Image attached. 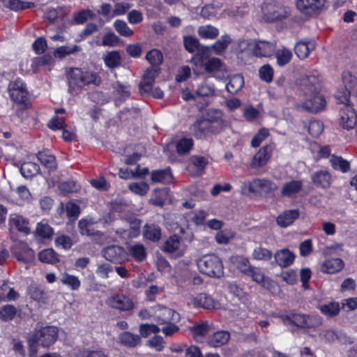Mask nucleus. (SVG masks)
<instances>
[{
  "label": "nucleus",
  "instance_id": "4d7b16f0",
  "mask_svg": "<svg viewBox=\"0 0 357 357\" xmlns=\"http://www.w3.org/2000/svg\"><path fill=\"white\" fill-rule=\"evenodd\" d=\"M146 59L153 67H158L162 63L163 56L160 51L153 49L147 53Z\"/></svg>",
  "mask_w": 357,
  "mask_h": 357
},
{
  "label": "nucleus",
  "instance_id": "f8f14e48",
  "mask_svg": "<svg viewBox=\"0 0 357 357\" xmlns=\"http://www.w3.org/2000/svg\"><path fill=\"white\" fill-rule=\"evenodd\" d=\"M276 48L274 42L267 40H256L252 45V54L258 57H268L273 55Z\"/></svg>",
  "mask_w": 357,
  "mask_h": 357
},
{
  "label": "nucleus",
  "instance_id": "774afa93",
  "mask_svg": "<svg viewBox=\"0 0 357 357\" xmlns=\"http://www.w3.org/2000/svg\"><path fill=\"white\" fill-rule=\"evenodd\" d=\"M75 357H107V355L102 350L79 349L75 353Z\"/></svg>",
  "mask_w": 357,
  "mask_h": 357
},
{
  "label": "nucleus",
  "instance_id": "e433bc0d",
  "mask_svg": "<svg viewBox=\"0 0 357 357\" xmlns=\"http://www.w3.org/2000/svg\"><path fill=\"white\" fill-rule=\"evenodd\" d=\"M38 160L43 164L46 168L50 170H55L57 167L55 157L47 151H40L37 154Z\"/></svg>",
  "mask_w": 357,
  "mask_h": 357
},
{
  "label": "nucleus",
  "instance_id": "3c124183",
  "mask_svg": "<svg viewBox=\"0 0 357 357\" xmlns=\"http://www.w3.org/2000/svg\"><path fill=\"white\" fill-rule=\"evenodd\" d=\"M231 43V39L229 35L222 36L212 46L214 52L217 54H221L227 48Z\"/></svg>",
  "mask_w": 357,
  "mask_h": 357
},
{
  "label": "nucleus",
  "instance_id": "72a5a7b5",
  "mask_svg": "<svg viewBox=\"0 0 357 357\" xmlns=\"http://www.w3.org/2000/svg\"><path fill=\"white\" fill-rule=\"evenodd\" d=\"M3 3L5 7L14 11L25 10L35 6L33 2L23 0H3Z\"/></svg>",
  "mask_w": 357,
  "mask_h": 357
},
{
  "label": "nucleus",
  "instance_id": "f03ea898",
  "mask_svg": "<svg viewBox=\"0 0 357 357\" xmlns=\"http://www.w3.org/2000/svg\"><path fill=\"white\" fill-rule=\"evenodd\" d=\"M68 91L73 94H77L84 86L93 84L98 85L100 82V77L96 73L84 71L81 68H70L66 73Z\"/></svg>",
  "mask_w": 357,
  "mask_h": 357
},
{
  "label": "nucleus",
  "instance_id": "a878e982",
  "mask_svg": "<svg viewBox=\"0 0 357 357\" xmlns=\"http://www.w3.org/2000/svg\"><path fill=\"white\" fill-rule=\"evenodd\" d=\"M303 185V181L301 180L290 181L284 183L280 194L282 197H292L301 190Z\"/></svg>",
  "mask_w": 357,
  "mask_h": 357
},
{
  "label": "nucleus",
  "instance_id": "412c9836",
  "mask_svg": "<svg viewBox=\"0 0 357 357\" xmlns=\"http://www.w3.org/2000/svg\"><path fill=\"white\" fill-rule=\"evenodd\" d=\"M190 304L195 307L212 309L215 307V303L213 298L204 293H200L190 298Z\"/></svg>",
  "mask_w": 357,
  "mask_h": 357
},
{
  "label": "nucleus",
  "instance_id": "6e6d98bb",
  "mask_svg": "<svg viewBox=\"0 0 357 357\" xmlns=\"http://www.w3.org/2000/svg\"><path fill=\"white\" fill-rule=\"evenodd\" d=\"M252 255L254 259L259 261H268L273 257L271 250L261 246L255 248Z\"/></svg>",
  "mask_w": 357,
  "mask_h": 357
},
{
  "label": "nucleus",
  "instance_id": "7ed1b4c3",
  "mask_svg": "<svg viewBox=\"0 0 357 357\" xmlns=\"http://www.w3.org/2000/svg\"><path fill=\"white\" fill-rule=\"evenodd\" d=\"M208 118L197 120L190 127V130L197 138H202L209 133L218 132L224 126L222 112L215 110L208 113Z\"/></svg>",
  "mask_w": 357,
  "mask_h": 357
},
{
  "label": "nucleus",
  "instance_id": "8fccbe9b",
  "mask_svg": "<svg viewBox=\"0 0 357 357\" xmlns=\"http://www.w3.org/2000/svg\"><path fill=\"white\" fill-rule=\"evenodd\" d=\"M52 63V57L50 55H43L39 57H35L31 60V68L33 72L36 70L43 66H50Z\"/></svg>",
  "mask_w": 357,
  "mask_h": 357
},
{
  "label": "nucleus",
  "instance_id": "4c0bfd02",
  "mask_svg": "<svg viewBox=\"0 0 357 357\" xmlns=\"http://www.w3.org/2000/svg\"><path fill=\"white\" fill-rule=\"evenodd\" d=\"M275 56L277 61V64L280 66H284L289 63L292 59V52L287 48L282 47L275 50Z\"/></svg>",
  "mask_w": 357,
  "mask_h": 357
},
{
  "label": "nucleus",
  "instance_id": "f704fd0d",
  "mask_svg": "<svg viewBox=\"0 0 357 357\" xmlns=\"http://www.w3.org/2000/svg\"><path fill=\"white\" fill-rule=\"evenodd\" d=\"M129 255L135 259L136 261L141 262L146 258V248L143 244L136 243L131 245L128 248Z\"/></svg>",
  "mask_w": 357,
  "mask_h": 357
},
{
  "label": "nucleus",
  "instance_id": "6e6552de",
  "mask_svg": "<svg viewBox=\"0 0 357 357\" xmlns=\"http://www.w3.org/2000/svg\"><path fill=\"white\" fill-rule=\"evenodd\" d=\"M8 92L10 99L22 108H27L30 104L29 93L24 82L16 79L11 82L8 86Z\"/></svg>",
  "mask_w": 357,
  "mask_h": 357
},
{
  "label": "nucleus",
  "instance_id": "9d476101",
  "mask_svg": "<svg viewBox=\"0 0 357 357\" xmlns=\"http://www.w3.org/2000/svg\"><path fill=\"white\" fill-rule=\"evenodd\" d=\"M106 304L111 308L120 312H128L135 307L132 300L129 296L122 294L111 296L107 299Z\"/></svg>",
  "mask_w": 357,
  "mask_h": 357
},
{
  "label": "nucleus",
  "instance_id": "c85d7f7f",
  "mask_svg": "<svg viewBox=\"0 0 357 357\" xmlns=\"http://www.w3.org/2000/svg\"><path fill=\"white\" fill-rule=\"evenodd\" d=\"M299 216L298 210H288L280 214L276 219L277 224L280 227H287L291 225Z\"/></svg>",
  "mask_w": 357,
  "mask_h": 357
},
{
  "label": "nucleus",
  "instance_id": "20e7f679",
  "mask_svg": "<svg viewBox=\"0 0 357 357\" xmlns=\"http://www.w3.org/2000/svg\"><path fill=\"white\" fill-rule=\"evenodd\" d=\"M199 271L211 278H220L224 275L222 259L214 254L204 255L196 260Z\"/></svg>",
  "mask_w": 357,
  "mask_h": 357
},
{
  "label": "nucleus",
  "instance_id": "09e8293b",
  "mask_svg": "<svg viewBox=\"0 0 357 357\" xmlns=\"http://www.w3.org/2000/svg\"><path fill=\"white\" fill-rule=\"evenodd\" d=\"M17 312V308L13 305H5L0 308V319L3 321L13 320Z\"/></svg>",
  "mask_w": 357,
  "mask_h": 357
},
{
  "label": "nucleus",
  "instance_id": "69168bd1",
  "mask_svg": "<svg viewBox=\"0 0 357 357\" xmlns=\"http://www.w3.org/2000/svg\"><path fill=\"white\" fill-rule=\"evenodd\" d=\"M61 282L68 286L72 290H77L81 285V282L77 276L69 274H65L61 279Z\"/></svg>",
  "mask_w": 357,
  "mask_h": 357
},
{
  "label": "nucleus",
  "instance_id": "5701e85b",
  "mask_svg": "<svg viewBox=\"0 0 357 357\" xmlns=\"http://www.w3.org/2000/svg\"><path fill=\"white\" fill-rule=\"evenodd\" d=\"M142 235L144 239L158 242L162 236V230L159 225L155 223H146L142 229Z\"/></svg>",
  "mask_w": 357,
  "mask_h": 357
},
{
  "label": "nucleus",
  "instance_id": "ddd939ff",
  "mask_svg": "<svg viewBox=\"0 0 357 357\" xmlns=\"http://www.w3.org/2000/svg\"><path fill=\"white\" fill-rule=\"evenodd\" d=\"M160 73L159 67L149 68L143 75L139 84V91L141 93H149L151 91L155 78Z\"/></svg>",
  "mask_w": 357,
  "mask_h": 357
},
{
  "label": "nucleus",
  "instance_id": "a211bd4d",
  "mask_svg": "<svg viewBox=\"0 0 357 357\" xmlns=\"http://www.w3.org/2000/svg\"><path fill=\"white\" fill-rule=\"evenodd\" d=\"M295 257L296 256L293 252L287 248H283L275 252V261L272 262V265L273 266L275 264L280 267L286 268L293 264Z\"/></svg>",
  "mask_w": 357,
  "mask_h": 357
},
{
  "label": "nucleus",
  "instance_id": "ea45409f",
  "mask_svg": "<svg viewBox=\"0 0 357 357\" xmlns=\"http://www.w3.org/2000/svg\"><path fill=\"white\" fill-rule=\"evenodd\" d=\"M95 221L93 218H82L78 222V228L82 235L92 236L96 234L93 229Z\"/></svg>",
  "mask_w": 357,
  "mask_h": 357
},
{
  "label": "nucleus",
  "instance_id": "a18cd8bd",
  "mask_svg": "<svg viewBox=\"0 0 357 357\" xmlns=\"http://www.w3.org/2000/svg\"><path fill=\"white\" fill-rule=\"evenodd\" d=\"M321 312L327 317H335L338 314L340 310V306L337 302H329L319 307Z\"/></svg>",
  "mask_w": 357,
  "mask_h": 357
},
{
  "label": "nucleus",
  "instance_id": "39448f33",
  "mask_svg": "<svg viewBox=\"0 0 357 357\" xmlns=\"http://www.w3.org/2000/svg\"><path fill=\"white\" fill-rule=\"evenodd\" d=\"M281 319L285 325L291 324L303 328H315L321 323L319 316L308 315L294 312L282 315Z\"/></svg>",
  "mask_w": 357,
  "mask_h": 357
},
{
  "label": "nucleus",
  "instance_id": "79ce46f5",
  "mask_svg": "<svg viewBox=\"0 0 357 357\" xmlns=\"http://www.w3.org/2000/svg\"><path fill=\"white\" fill-rule=\"evenodd\" d=\"M28 294L35 301L42 303L46 302L47 293L39 285L36 284H31L28 288Z\"/></svg>",
  "mask_w": 357,
  "mask_h": 357
},
{
  "label": "nucleus",
  "instance_id": "423d86ee",
  "mask_svg": "<svg viewBox=\"0 0 357 357\" xmlns=\"http://www.w3.org/2000/svg\"><path fill=\"white\" fill-rule=\"evenodd\" d=\"M59 329L55 326H45L36 331L29 339L30 347L32 344H38L44 347L53 344L58 337Z\"/></svg>",
  "mask_w": 357,
  "mask_h": 357
},
{
  "label": "nucleus",
  "instance_id": "c9c22d12",
  "mask_svg": "<svg viewBox=\"0 0 357 357\" xmlns=\"http://www.w3.org/2000/svg\"><path fill=\"white\" fill-rule=\"evenodd\" d=\"M243 77L237 74L230 78L229 82L226 85V89L229 93L235 94L243 88Z\"/></svg>",
  "mask_w": 357,
  "mask_h": 357
},
{
  "label": "nucleus",
  "instance_id": "58836bf2",
  "mask_svg": "<svg viewBox=\"0 0 357 357\" xmlns=\"http://www.w3.org/2000/svg\"><path fill=\"white\" fill-rule=\"evenodd\" d=\"M20 173L26 178H32L40 173V167L32 162H24L21 165Z\"/></svg>",
  "mask_w": 357,
  "mask_h": 357
},
{
  "label": "nucleus",
  "instance_id": "dca6fc26",
  "mask_svg": "<svg viewBox=\"0 0 357 357\" xmlns=\"http://www.w3.org/2000/svg\"><path fill=\"white\" fill-rule=\"evenodd\" d=\"M12 252L19 261L25 263L31 262L35 258L34 252L24 242L15 243L12 248Z\"/></svg>",
  "mask_w": 357,
  "mask_h": 357
},
{
  "label": "nucleus",
  "instance_id": "4be33fe9",
  "mask_svg": "<svg viewBox=\"0 0 357 357\" xmlns=\"http://www.w3.org/2000/svg\"><path fill=\"white\" fill-rule=\"evenodd\" d=\"M311 180L317 187L326 189L331 186L332 178L328 171L321 169L314 172L311 175Z\"/></svg>",
  "mask_w": 357,
  "mask_h": 357
},
{
  "label": "nucleus",
  "instance_id": "680f3d73",
  "mask_svg": "<svg viewBox=\"0 0 357 357\" xmlns=\"http://www.w3.org/2000/svg\"><path fill=\"white\" fill-rule=\"evenodd\" d=\"M115 30L122 36L130 37L133 34V31L128 26L127 23L121 20H116L114 22Z\"/></svg>",
  "mask_w": 357,
  "mask_h": 357
},
{
  "label": "nucleus",
  "instance_id": "c03bdc74",
  "mask_svg": "<svg viewBox=\"0 0 357 357\" xmlns=\"http://www.w3.org/2000/svg\"><path fill=\"white\" fill-rule=\"evenodd\" d=\"M36 233L41 238L50 239L54 234V229L45 221L43 220L37 224Z\"/></svg>",
  "mask_w": 357,
  "mask_h": 357
},
{
  "label": "nucleus",
  "instance_id": "49530a36",
  "mask_svg": "<svg viewBox=\"0 0 357 357\" xmlns=\"http://www.w3.org/2000/svg\"><path fill=\"white\" fill-rule=\"evenodd\" d=\"M330 163L335 170L340 171L343 173L348 172L350 168V164L342 157L333 155L330 159Z\"/></svg>",
  "mask_w": 357,
  "mask_h": 357
},
{
  "label": "nucleus",
  "instance_id": "338daca9",
  "mask_svg": "<svg viewBox=\"0 0 357 357\" xmlns=\"http://www.w3.org/2000/svg\"><path fill=\"white\" fill-rule=\"evenodd\" d=\"M193 146V140L191 138H182L176 143V151L179 154H185L190 151Z\"/></svg>",
  "mask_w": 357,
  "mask_h": 357
},
{
  "label": "nucleus",
  "instance_id": "f257e3e1",
  "mask_svg": "<svg viewBox=\"0 0 357 357\" xmlns=\"http://www.w3.org/2000/svg\"><path fill=\"white\" fill-rule=\"evenodd\" d=\"M301 86L305 97L303 108L311 112H317L325 107L326 100L319 93L321 85L318 72H309L303 75L301 79Z\"/></svg>",
  "mask_w": 357,
  "mask_h": 357
},
{
  "label": "nucleus",
  "instance_id": "473e14b6",
  "mask_svg": "<svg viewBox=\"0 0 357 357\" xmlns=\"http://www.w3.org/2000/svg\"><path fill=\"white\" fill-rule=\"evenodd\" d=\"M173 176L170 168L154 170L151 173V180L156 183H169L172 181Z\"/></svg>",
  "mask_w": 357,
  "mask_h": 357
},
{
  "label": "nucleus",
  "instance_id": "0e129e2a",
  "mask_svg": "<svg viewBox=\"0 0 357 357\" xmlns=\"http://www.w3.org/2000/svg\"><path fill=\"white\" fill-rule=\"evenodd\" d=\"M140 337H147L151 333L157 334L160 331V328L155 324H142L139 326Z\"/></svg>",
  "mask_w": 357,
  "mask_h": 357
},
{
  "label": "nucleus",
  "instance_id": "f3484780",
  "mask_svg": "<svg viewBox=\"0 0 357 357\" xmlns=\"http://www.w3.org/2000/svg\"><path fill=\"white\" fill-rule=\"evenodd\" d=\"M158 324L169 322H178L181 317L178 312L167 307H160L155 316Z\"/></svg>",
  "mask_w": 357,
  "mask_h": 357
},
{
  "label": "nucleus",
  "instance_id": "de8ad7c7",
  "mask_svg": "<svg viewBox=\"0 0 357 357\" xmlns=\"http://www.w3.org/2000/svg\"><path fill=\"white\" fill-rule=\"evenodd\" d=\"M197 32L200 37L206 39H215L219 35V30L212 25L201 26Z\"/></svg>",
  "mask_w": 357,
  "mask_h": 357
},
{
  "label": "nucleus",
  "instance_id": "e2e57ef3",
  "mask_svg": "<svg viewBox=\"0 0 357 357\" xmlns=\"http://www.w3.org/2000/svg\"><path fill=\"white\" fill-rule=\"evenodd\" d=\"M129 190L133 193L144 196L149 190V186L146 182H132L128 185Z\"/></svg>",
  "mask_w": 357,
  "mask_h": 357
},
{
  "label": "nucleus",
  "instance_id": "1a4fd4ad",
  "mask_svg": "<svg viewBox=\"0 0 357 357\" xmlns=\"http://www.w3.org/2000/svg\"><path fill=\"white\" fill-rule=\"evenodd\" d=\"M262 12L265 20L268 22L282 21L291 14L289 7L275 1L266 3L262 7Z\"/></svg>",
  "mask_w": 357,
  "mask_h": 357
},
{
  "label": "nucleus",
  "instance_id": "bb28decb",
  "mask_svg": "<svg viewBox=\"0 0 357 357\" xmlns=\"http://www.w3.org/2000/svg\"><path fill=\"white\" fill-rule=\"evenodd\" d=\"M344 262L339 258L329 259L323 262L321 271L328 274H333L341 271L344 267Z\"/></svg>",
  "mask_w": 357,
  "mask_h": 357
},
{
  "label": "nucleus",
  "instance_id": "2f4dec72",
  "mask_svg": "<svg viewBox=\"0 0 357 357\" xmlns=\"http://www.w3.org/2000/svg\"><path fill=\"white\" fill-rule=\"evenodd\" d=\"M314 49V43L313 41H301L296 44L294 52L299 59H304L309 56L310 52Z\"/></svg>",
  "mask_w": 357,
  "mask_h": 357
},
{
  "label": "nucleus",
  "instance_id": "052dcab7",
  "mask_svg": "<svg viewBox=\"0 0 357 357\" xmlns=\"http://www.w3.org/2000/svg\"><path fill=\"white\" fill-rule=\"evenodd\" d=\"M40 261L47 264H54L59 261L56 252L52 249H45L38 254Z\"/></svg>",
  "mask_w": 357,
  "mask_h": 357
},
{
  "label": "nucleus",
  "instance_id": "cd10ccee",
  "mask_svg": "<svg viewBox=\"0 0 357 357\" xmlns=\"http://www.w3.org/2000/svg\"><path fill=\"white\" fill-rule=\"evenodd\" d=\"M257 196L266 195L277 190V185L266 178H256Z\"/></svg>",
  "mask_w": 357,
  "mask_h": 357
},
{
  "label": "nucleus",
  "instance_id": "aec40b11",
  "mask_svg": "<svg viewBox=\"0 0 357 357\" xmlns=\"http://www.w3.org/2000/svg\"><path fill=\"white\" fill-rule=\"evenodd\" d=\"M162 250L175 256H181L183 252L181 247L180 236L178 235L169 236L164 243Z\"/></svg>",
  "mask_w": 357,
  "mask_h": 357
},
{
  "label": "nucleus",
  "instance_id": "603ef678",
  "mask_svg": "<svg viewBox=\"0 0 357 357\" xmlns=\"http://www.w3.org/2000/svg\"><path fill=\"white\" fill-rule=\"evenodd\" d=\"M81 50L80 47L77 45H63L57 47L54 50V56L63 58L66 56L75 54Z\"/></svg>",
  "mask_w": 357,
  "mask_h": 357
},
{
  "label": "nucleus",
  "instance_id": "13d9d810",
  "mask_svg": "<svg viewBox=\"0 0 357 357\" xmlns=\"http://www.w3.org/2000/svg\"><path fill=\"white\" fill-rule=\"evenodd\" d=\"M209 50L208 48L198 50L197 53L192 57V62L197 66H204L209 59Z\"/></svg>",
  "mask_w": 357,
  "mask_h": 357
},
{
  "label": "nucleus",
  "instance_id": "393cba45",
  "mask_svg": "<svg viewBox=\"0 0 357 357\" xmlns=\"http://www.w3.org/2000/svg\"><path fill=\"white\" fill-rule=\"evenodd\" d=\"M271 146H266L261 148L252 158L251 162L252 167L257 168L265 165L271 158Z\"/></svg>",
  "mask_w": 357,
  "mask_h": 357
},
{
  "label": "nucleus",
  "instance_id": "b1692460",
  "mask_svg": "<svg viewBox=\"0 0 357 357\" xmlns=\"http://www.w3.org/2000/svg\"><path fill=\"white\" fill-rule=\"evenodd\" d=\"M119 342L121 345L128 348H135L140 345L142 338L140 335L124 331L119 335Z\"/></svg>",
  "mask_w": 357,
  "mask_h": 357
},
{
  "label": "nucleus",
  "instance_id": "6ab92c4d",
  "mask_svg": "<svg viewBox=\"0 0 357 357\" xmlns=\"http://www.w3.org/2000/svg\"><path fill=\"white\" fill-rule=\"evenodd\" d=\"M248 275H250L255 282L261 287L270 291L276 287V283L270 278L265 276L259 268L253 267Z\"/></svg>",
  "mask_w": 357,
  "mask_h": 357
},
{
  "label": "nucleus",
  "instance_id": "c756f323",
  "mask_svg": "<svg viewBox=\"0 0 357 357\" xmlns=\"http://www.w3.org/2000/svg\"><path fill=\"white\" fill-rule=\"evenodd\" d=\"M10 227L15 228L20 231L29 233V222L23 216L17 214H11L9 218Z\"/></svg>",
  "mask_w": 357,
  "mask_h": 357
},
{
  "label": "nucleus",
  "instance_id": "9b49d317",
  "mask_svg": "<svg viewBox=\"0 0 357 357\" xmlns=\"http://www.w3.org/2000/svg\"><path fill=\"white\" fill-rule=\"evenodd\" d=\"M326 0H296V8L305 15L318 13L324 6Z\"/></svg>",
  "mask_w": 357,
  "mask_h": 357
},
{
  "label": "nucleus",
  "instance_id": "0eeeda50",
  "mask_svg": "<svg viewBox=\"0 0 357 357\" xmlns=\"http://www.w3.org/2000/svg\"><path fill=\"white\" fill-rule=\"evenodd\" d=\"M344 88L339 89L335 96L339 103L349 105V96H357V79L349 72H344L342 75Z\"/></svg>",
  "mask_w": 357,
  "mask_h": 357
},
{
  "label": "nucleus",
  "instance_id": "2eb2a0df",
  "mask_svg": "<svg viewBox=\"0 0 357 357\" xmlns=\"http://www.w3.org/2000/svg\"><path fill=\"white\" fill-rule=\"evenodd\" d=\"M357 123V116L351 105H344L340 110V125L345 129H353Z\"/></svg>",
  "mask_w": 357,
  "mask_h": 357
},
{
  "label": "nucleus",
  "instance_id": "bf43d9fd",
  "mask_svg": "<svg viewBox=\"0 0 357 357\" xmlns=\"http://www.w3.org/2000/svg\"><path fill=\"white\" fill-rule=\"evenodd\" d=\"M104 61L105 65L110 68H114L121 63V56L119 52L112 51L109 52L105 57Z\"/></svg>",
  "mask_w": 357,
  "mask_h": 357
},
{
  "label": "nucleus",
  "instance_id": "7c9ffc66",
  "mask_svg": "<svg viewBox=\"0 0 357 357\" xmlns=\"http://www.w3.org/2000/svg\"><path fill=\"white\" fill-rule=\"evenodd\" d=\"M230 339V333L226 331L214 333L208 339V344L213 347H218L227 344Z\"/></svg>",
  "mask_w": 357,
  "mask_h": 357
},
{
  "label": "nucleus",
  "instance_id": "5fc2aeb1",
  "mask_svg": "<svg viewBox=\"0 0 357 357\" xmlns=\"http://www.w3.org/2000/svg\"><path fill=\"white\" fill-rule=\"evenodd\" d=\"M196 93L199 96L209 97L215 94V87L213 84L205 80L197 87Z\"/></svg>",
  "mask_w": 357,
  "mask_h": 357
},
{
  "label": "nucleus",
  "instance_id": "a19ab883",
  "mask_svg": "<svg viewBox=\"0 0 357 357\" xmlns=\"http://www.w3.org/2000/svg\"><path fill=\"white\" fill-rule=\"evenodd\" d=\"M18 297V293L8 283L3 282L0 285V301H15Z\"/></svg>",
  "mask_w": 357,
  "mask_h": 357
},
{
  "label": "nucleus",
  "instance_id": "4468645a",
  "mask_svg": "<svg viewBox=\"0 0 357 357\" xmlns=\"http://www.w3.org/2000/svg\"><path fill=\"white\" fill-rule=\"evenodd\" d=\"M102 255L106 260L119 264L124 261L126 257L125 250L121 246L114 245L104 248Z\"/></svg>",
  "mask_w": 357,
  "mask_h": 357
},
{
  "label": "nucleus",
  "instance_id": "37998d69",
  "mask_svg": "<svg viewBox=\"0 0 357 357\" xmlns=\"http://www.w3.org/2000/svg\"><path fill=\"white\" fill-rule=\"evenodd\" d=\"M191 165L196 169V172L193 176H200L202 174L205 167L208 163V158L201 155H193L190 158Z\"/></svg>",
  "mask_w": 357,
  "mask_h": 357
},
{
  "label": "nucleus",
  "instance_id": "864d4df0",
  "mask_svg": "<svg viewBox=\"0 0 357 357\" xmlns=\"http://www.w3.org/2000/svg\"><path fill=\"white\" fill-rule=\"evenodd\" d=\"M240 192L244 196H257L256 178L243 182L240 186Z\"/></svg>",
  "mask_w": 357,
  "mask_h": 357
}]
</instances>
